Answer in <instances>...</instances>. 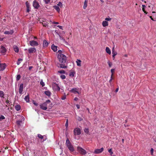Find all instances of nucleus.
<instances>
[{"label": "nucleus", "instance_id": "nucleus-1", "mask_svg": "<svg viewBox=\"0 0 156 156\" xmlns=\"http://www.w3.org/2000/svg\"><path fill=\"white\" fill-rule=\"evenodd\" d=\"M48 104H49L50 105H52V103L51 102V101L49 100H48L45 102L40 105V108L44 110H46L47 108V106Z\"/></svg>", "mask_w": 156, "mask_h": 156}, {"label": "nucleus", "instance_id": "nucleus-2", "mask_svg": "<svg viewBox=\"0 0 156 156\" xmlns=\"http://www.w3.org/2000/svg\"><path fill=\"white\" fill-rule=\"evenodd\" d=\"M58 58L60 62L65 63L66 62L67 58L63 54H60L58 55Z\"/></svg>", "mask_w": 156, "mask_h": 156}, {"label": "nucleus", "instance_id": "nucleus-3", "mask_svg": "<svg viewBox=\"0 0 156 156\" xmlns=\"http://www.w3.org/2000/svg\"><path fill=\"white\" fill-rule=\"evenodd\" d=\"M77 150L82 155H85L87 153L86 151L84 149L79 147H78Z\"/></svg>", "mask_w": 156, "mask_h": 156}, {"label": "nucleus", "instance_id": "nucleus-4", "mask_svg": "<svg viewBox=\"0 0 156 156\" xmlns=\"http://www.w3.org/2000/svg\"><path fill=\"white\" fill-rule=\"evenodd\" d=\"M73 133L75 135H78L81 133V130L79 128H76L74 129Z\"/></svg>", "mask_w": 156, "mask_h": 156}, {"label": "nucleus", "instance_id": "nucleus-5", "mask_svg": "<svg viewBox=\"0 0 156 156\" xmlns=\"http://www.w3.org/2000/svg\"><path fill=\"white\" fill-rule=\"evenodd\" d=\"M30 44L32 46H35L38 45V43L34 41H30Z\"/></svg>", "mask_w": 156, "mask_h": 156}, {"label": "nucleus", "instance_id": "nucleus-6", "mask_svg": "<svg viewBox=\"0 0 156 156\" xmlns=\"http://www.w3.org/2000/svg\"><path fill=\"white\" fill-rule=\"evenodd\" d=\"M53 89L55 91H59L60 88L58 86V85L56 83H54L52 85Z\"/></svg>", "mask_w": 156, "mask_h": 156}, {"label": "nucleus", "instance_id": "nucleus-7", "mask_svg": "<svg viewBox=\"0 0 156 156\" xmlns=\"http://www.w3.org/2000/svg\"><path fill=\"white\" fill-rule=\"evenodd\" d=\"M33 6L35 8L37 9L40 7V5L38 2L34 0L33 2Z\"/></svg>", "mask_w": 156, "mask_h": 156}, {"label": "nucleus", "instance_id": "nucleus-8", "mask_svg": "<svg viewBox=\"0 0 156 156\" xmlns=\"http://www.w3.org/2000/svg\"><path fill=\"white\" fill-rule=\"evenodd\" d=\"M6 64L5 63H0V71H3L6 68Z\"/></svg>", "mask_w": 156, "mask_h": 156}, {"label": "nucleus", "instance_id": "nucleus-9", "mask_svg": "<svg viewBox=\"0 0 156 156\" xmlns=\"http://www.w3.org/2000/svg\"><path fill=\"white\" fill-rule=\"evenodd\" d=\"M104 150L103 147L101 148L100 149H96L95 150L94 153L95 154H99L101 153Z\"/></svg>", "mask_w": 156, "mask_h": 156}, {"label": "nucleus", "instance_id": "nucleus-10", "mask_svg": "<svg viewBox=\"0 0 156 156\" xmlns=\"http://www.w3.org/2000/svg\"><path fill=\"white\" fill-rule=\"evenodd\" d=\"M36 49L34 48H31L28 49V51L29 53H31L36 52Z\"/></svg>", "mask_w": 156, "mask_h": 156}, {"label": "nucleus", "instance_id": "nucleus-11", "mask_svg": "<svg viewBox=\"0 0 156 156\" xmlns=\"http://www.w3.org/2000/svg\"><path fill=\"white\" fill-rule=\"evenodd\" d=\"M23 83L20 84L19 89V92L20 94H22L23 93Z\"/></svg>", "mask_w": 156, "mask_h": 156}, {"label": "nucleus", "instance_id": "nucleus-12", "mask_svg": "<svg viewBox=\"0 0 156 156\" xmlns=\"http://www.w3.org/2000/svg\"><path fill=\"white\" fill-rule=\"evenodd\" d=\"M26 4L27 7V12H29L30 10V4L28 2H26Z\"/></svg>", "mask_w": 156, "mask_h": 156}, {"label": "nucleus", "instance_id": "nucleus-13", "mask_svg": "<svg viewBox=\"0 0 156 156\" xmlns=\"http://www.w3.org/2000/svg\"><path fill=\"white\" fill-rule=\"evenodd\" d=\"M6 51V49L4 46H2L0 49V52L2 53H5Z\"/></svg>", "mask_w": 156, "mask_h": 156}, {"label": "nucleus", "instance_id": "nucleus-14", "mask_svg": "<svg viewBox=\"0 0 156 156\" xmlns=\"http://www.w3.org/2000/svg\"><path fill=\"white\" fill-rule=\"evenodd\" d=\"M67 146L70 151L72 152L74 151V148L71 144Z\"/></svg>", "mask_w": 156, "mask_h": 156}, {"label": "nucleus", "instance_id": "nucleus-15", "mask_svg": "<svg viewBox=\"0 0 156 156\" xmlns=\"http://www.w3.org/2000/svg\"><path fill=\"white\" fill-rule=\"evenodd\" d=\"M14 33L13 30H11L10 31H5L4 34H12Z\"/></svg>", "mask_w": 156, "mask_h": 156}, {"label": "nucleus", "instance_id": "nucleus-16", "mask_svg": "<svg viewBox=\"0 0 156 156\" xmlns=\"http://www.w3.org/2000/svg\"><path fill=\"white\" fill-rule=\"evenodd\" d=\"M51 49L54 51L55 52L57 50V47L53 44L51 46Z\"/></svg>", "mask_w": 156, "mask_h": 156}, {"label": "nucleus", "instance_id": "nucleus-17", "mask_svg": "<svg viewBox=\"0 0 156 156\" xmlns=\"http://www.w3.org/2000/svg\"><path fill=\"white\" fill-rule=\"evenodd\" d=\"M112 57L113 58V59H114L115 56L117 54V52L115 51L114 48H113L112 49Z\"/></svg>", "mask_w": 156, "mask_h": 156}, {"label": "nucleus", "instance_id": "nucleus-18", "mask_svg": "<svg viewBox=\"0 0 156 156\" xmlns=\"http://www.w3.org/2000/svg\"><path fill=\"white\" fill-rule=\"evenodd\" d=\"M102 25L103 27H105L108 25V22L106 21H104L102 22Z\"/></svg>", "mask_w": 156, "mask_h": 156}, {"label": "nucleus", "instance_id": "nucleus-19", "mask_svg": "<svg viewBox=\"0 0 156 156\" xmlns=\"http://www.w3.org/2000/svg\"><path fill=\"white\" fill-rule=\"evenodd\" d=\"M44 94H45L47 96L50 97L51 94V92L49 90H47L45 91H44Z\"/></svg>", "mask_w": 156, "mask_h": 156}, {"label": "nucleus", "instance_id": "nucleus-20", "mask_svg": "<svg viewBox=\"0 0 156 156\" xmlns=\"http://www.w3.org/2000/svg\"><path fill=\"white\" fill-rule=\"evenodd\" d=\"M14 50L15 51L16 53H18L19 51V49L18 47L16 46H13Z\"/></svg>", "mask_w": 156, "mask_h": 156}, {"label": "nucleus", "instance_id": "nucleus-21", "mask_svg": "<svg viewBox=\"0 0 156 156\" xmlns=\"http://www.w3.org/2000/svg\"><path fill=\"white\" fill-rule=\"evenodd\" d=\"M88 3V0H85L84 2V4L83 6V8L84 9H85L87 6V4Z\"/></svg>", "mask_w": 156, "mask_h": 156}, {"label": "nucleus", "instance_id": "nucleus-22", "mask_svg": "<svg viewBox=\"0 0 156 156\" xmlns=\"http://www.w3.org/2000/svg\"><path fill=\"white\" fill-rule=\"evenodd\" d=\"M76 90V88H73L71 90V92L75 94H76V93L79 94V92L77 91Z\"/></svg>", "mask_w": 156, "mask_h": 156}, {"label": "nucleus", "instance_id": "nucleus-23", "mask_svg": "<svg viewBox=\"0 0 156 156\" xmlns=\"http://www.w3.org/2000/svg\"><path fill=\"white\" fill-rule=\"evenodd\" d=\"M53 8L55 9L58 12H59L60 10L59 7L57 5H55L53 6Z\"/></svg>", "mask_w": 156, "mask_h": 156}, {"label": "nucleus", "instance_id": "nucleus-24", "mask_svg": "<svg viewBox=\"0 0 156 156\" xmlns=\"http://www.w3.org/2000/svg\"><path fill=\"white\" fill-rule=\"evenodd\" d=\"M48 45V42L44 40L43 41V46L44 47H47Z\"/></svg>", "mask_w": 156, "mask_h": 156}, {"label": "nucleus", "instance_id": "nucleus-25", "mask_svg": "<svg viewBox=\"0 0 156 156\" xmlns=\"http://www.w3.org/2000/svg\"><path fill=\"white\" fill-rule=\"evenodd\" d=\"M59 67L62 68H67V66H66L64 63L60 64H59Z\"/></svg>", "mask_w": 156, "mask_h": 156}, {"label": "nucleus", "instance_id": "nucleus-26", "mask_svg": "<svg viewBox=\"0 0 156 156\" xmlns=\"http://www.w3.org/2000/svg\"><path fill=\"white\" fill-rule=\"evenodd\" d=\"M106 52L109 55L111 54V51L109 48L108 47H106Z\"/></svg>", "mask_w": 156, "mask_h": 156}, {"label": "nucleus", "instance_id": "nucleus-27", "mask_svg": "<svg viewBox=\"0 0 156 156\" xmlns=\"http://www.w3.org/2000/svg\"><path fill=\"white\" fill-rule=\"evenodd\" d=\"M20 106L19 105H16L15 106V109L17 111H19L20 109Z\"/></svg>", "mask_w": 156, "mask_h": 156}, {"label": "nucleus", "instance_id": "nucleus-28", "mask_svg": "<svg viewBox=\"0 0 156 156\" xmlns=\"http://www.w3.org/2000/svg\"><path fill=\"white\" fill-rule=\"evenodd\" d=\"M84 132L87 134L90 135V133L89 132V129L88 128H85L84 130Z\"/></svg>", "mask_w": 156, "mask_h": 156}, {"label": "nucleus", "instance_id": "nucleus-29", "mask_svg": "<svg viewBox=\"0 0 156 156\" xmlns=\"http://www.w3.org/2000/svg\"><path fill=\"white\" fill-rule=\"evenodd\" d=\"M76 73L75 72L72 71L69 74V76L71 77H73L74 76V75Z\"/></svg>", "mask_w": 156, "mask_h": 156}, {"label": "nucleus", "instance_id": "nucleus-30", "mask_svg": "<svg viewBox=\"0 0 156 156\" xmlns=\"http://www.w3.org/2000/svg\"><path fill=\"white\" fill-rule=\"evenodd\" d=\"M81 62V61L80 60L77 59V60L76 62L77 63V66H80Z\"/></svg>", "mask_w": 156, "mask_h": 156}, {"label": "nucleus", "instance_id": "nucleus-31", "mask_svg": "<svg viewBox=\"0 0 156 156\" xmlns=\"http://www.w3.org/2000/svg\"><path fill=\"white\" fill-rule=\"evenodd\" d=\"M5 94L3 91L0 90V97L1 98H4Z\"/></svg>", "mask_w": 156, "mask_h": 156}, {"label": "nucleus", "instance_id": "nucleus-32", "mask_svg": "<svg viewBox=\"0 0 156 156\" xmlns=\"http://www.w3.org/2000/svg\"><path fill=\"white\" fill-rule=\"evenodd\" d=\"M24 99L27 102H29V97L28 95L25 96Z\"/></svg>", "mask_w": 156, "mask_h": 156}, {"label": "nucleus", "instance_id": "nucleus-33", "mask_svg": "<svg viewBox=\"0 0 156 156\" xmlns=\"http://www.w3.org/2000/svg\"><path fill=\"white\" fill-rule=\"evenodd\" d=\"M66 144L67 146L71 144L69 140L68 139H67L66 140Z\"/></svg>", "mask_w": 156, "mask_h": 156}, {"label": "nucleus", "instance_id": "nucleus-34", "mask_svg": "<svg viewBox=\"0 0 156 156\" xmlns=\"http://www.w3.org/2000/svg\"><path fill=\"white\" fill-rule=\"evenodd\" d=\"M23 59H22V58H19L18 59V61L17 62V64L18 65H19L20 64V61H23Z\"/></svg>", "mask_w": 156, "mask_h": 156}, {"label": "nucleus", "instance_id": "nucleus-35", "mask_svg": "<svg viewBox=\"0 0 156 156\" xmlns=\"http://www.w3.org/2000/svg\"><path fill=\"white\" fill-rule=\"evenodd\" d=\"M38 137L41 139H43L44 138V136H42L40 134H38L37 135Z\"/></svg>", "mask_w": 156, "mask_h": 156}, {"label": "nucleus", "instance_id": "nucleus-36", "mask_svg": "<svg viewBox=\"0 0 156 156\" xmlns=\"http://www.w3.org/2000/svg\"><path fill=\"white\" fill-rule=\"evenodd\" d=\"M57 6L62 8V4L61 2H59L57 4Z\"/></svg>", "mask_w": 156, "mask_h": 156}, {"label": "nucleus", "instance_id": "nucleus-37", "mask_svg": "<svg viewBox=\"0 0 156 156\" xmlns=\"http://www.w3.org/2000/svg\"><path fill=\"white\" fill-rule=\"evenodd\" d=\"M43 1L46 4H48L50 2V0H43Z\"/></svg>", "mask_w": 156, "mask_h": 156}, {"label": "nucleus", "instance_id": "nucleus-38", "mask_svg": "<svg viewBox=\"0 0 156 156\" xmlns=\"http://www.w3.org/2000/svg\"><path fill=\"white\" fill-rule=\"evenodd\" d=\"M40 84L42 85V87H44L45 85L43 81L42 80L41 81Z\"/></svg>", "mask_w": 156, "mask_h": 156}, {"label": "nucleus", "instance_id": "nucleus-39", "mask_svg": "<svg viewBox=\"0 0 156 156\" xmlns=\"http://www.w3.org/2000/svg\"><path fill=\"white\" fill-rule=\"evenodd\" d=\"M66 95L65 94L64 95L62 96V97L61 98V99L62 100H64L66 99Z\"/></svg>", "mask_w": 156, "mask_h": 156}, {"label": "nucleus", "instance_id": "nucleus-40", "mask_svg": "<svg viewBox=\"0 0 156 156\" xmlns=\"http://www.w3.org/2000/svg\"><path fill=\"white\" fill-rule=\"evenodd\" d=\"M22 121L20 120H18L16 121V123L18 126H20V123Z\"/></svg>", "mask_w": 156, "mask_h": 156}, {"label": "nucleus", "instance_id": "nucleus-41", "mask_svg": "<svg viewBox=\"0 0 156 156\" xmlns=\"http://www.w3.org/2000/svg\"><path fill=\"white\" fill-rule=\"evenodd\" d=\"M108 151L110 153V154L111 155H112L113 154V152L112 151V148L109 149L108 150Z\"/></svg>", "mask_w": 156, "mask_h": 156}, {"label": "nucleus", "instance_id": "nucleus-42", "mask_svg": "<svg viewBox=\"0 0 156 156\" xmlns=\"http://www.w3.org/2000/svg\"><path fill=\"white\" fill-rule=\"evenodd\" d=\"M5 119V117L2 115H1L0 116V121H1L2 120L4 119Z\"/></svg>", "mask_w": 156, "mask_h": 156}, {"label": "nucleus", "instance_id": "nucleus-43", "mask_svg": "<svg viewBox=\"0 0 156 156\" xmlns=\"http://www.w3.org/2000/svg\"><path fill=\"white\" fill-rule=\"evenodd\" d=\"M108 63L109 65V67H111L112 65V63L111 62H110V61H108Z\"/></svg>", "mask_w": 156, "mask_h": 156}, {"label": "nucleus", "instance_id": "nucleus-44", "mask_svg": "<svg viewBox=\"0 0 156 156\" xmlns=\"http://www.w3.org/2000/svg\"><path fill=\"white\" fill-rule=\"evenodd\" d=\"M58 73H65V72L64 70H60L58 71Z\"/></svg>", "mask_w": 156, "mask_h": 156}, {"label": "nucleus", "instance_id": "nucleus-45", "mask_svg": "<svg viewBox=\"0 0 156 156\" xmlns=\"http://www.w3.org/2000/svg\"><path fill=\"white\" fill-rule=\"evenodd\" d=\"M20 77H21V76L20 75H18L16 77L17 80H19L20 79Z\"/></svg>", "mask_w": 156, "mask_h": 156}, {"label": "nucleus", "instance_id": "nucleus-46", "mask_svg": "<svg viewBox=\"0 0 156 156\" xmlns=\"http://www.w3.org/2000/svg\"><path fill=\"white\" fill-rule=\"evenodd\" d=\"M61 78L62 79H64L66 78V76L65 75H62L60 76Z\"/></svg>", "mask_w": 156, "mask_h": 156}, {"label": "nucleus", "instance_id": "nucleus-47", "mask_svg": "<svg viewBox=\"0 0 156 156\" xmlns=\"http://www.w3.org/2000/svg\"><path fill=\"white\" fill-rule=\"evenodd\" d=\"M111 72L112 73L111 76H113L114 73L115 72V69H112L111 70Z\"/></svg>", "mask_w": 156, "mask_h": 156}, {"label": "nucleus", "instance_id": "nucleus-48", "mask_svg": "<svg viewBox=\"0 0 156 156\" xmlns=\"http://www.w3.org/2000/svg\"><path fill=\"white\" fill-rule=\"evenodd\" d=\"M112 19L110 17H108V18H106L105 19V21H111V20Z\"/></svg>", "mask_w": 156, "mask_h": 156}, {"label": "nucleus", "instance_id": "nucleus-49", "mask_svg": "<svg viewBox=\"0 0 156 156\" xmlns=\"http://www.w3.org/2000/svg\"><path fill=\"white\" fill-rule=\"evenodd\" d=\"M58 55H59L60 54H63L62 51L61 50H58Z\"/></svg>", "mask_w": 156, "mask_h": 156}, {"label": "nucleus", "instance_id": "nucleus-50", "mask_svg": "<svg viewBox=\"0 0 156 156\" xmlns=\"http://www.w3.org/2000/svg\"><path fill=\"white\" fill-rule=\"evenodd\" d=\"M42 24L44 27H46L47 26H48L47 24L46 23H42Z\"/></svg>", "mask_w": 156, "mask_h": 156}, {"label": "nucleus", "instance_id": "nucleus-51", "mask_svg": "<svg viewBox=\"0 0 156 156\" xmlns=\"http://www.w3.org/2000/svg\"><path fill=\"white\" fill-rule=\"evenodd\" d=\"M6 103L7 104V105H10V103L9 102V101L8 100H7L6 101Z\"/></svg>", "mask_w": 156, "mask_h": 156}, {"label": "nucleus", "instance_id": "nucleus-52", "mask_svg": "<svg viewBox=\"0 0 156 156\" xmlns=\"http://www.w3.org/2000/svg\"><path fill=\"white\" fill-rule=\"evenodd\" d=\"M33 103L34 105L36 106H37L38 105V104L37 103H36L34 101H33Z\"/></svg>", "mask_w": 156, "mask_h": 156}, {"label": "nucleus", "instance_id": "nucleus-53", "mask_svg": "<svg viewBox=\"0 0 156 156\" xmlns=\"http://www.w3.org/2000/svg\"><path fill=\"white\" fill-rule=\"evenodd\" d=\"M153 151H154V149H153V148H151V154L152 155H153Z\"/></svg>", "mask_w": 156, "mask_h": 156}, {"label": "nucleus", "instance_id": "nucleus-54", "mask_svg": "<svg viewBox=\"0 0 156 156\" xmlns=\"http://www.w3.org/2000/svg\"><path fill=\"white\" fill-rule=\"evenodd\" d=\"M142 9L143 11L144 12V13H146V14H147V12L145 11V9L144 8H143Z\"/></svg>", "mask_w": 156, "mask_h": 156}, {"label": "nucleus", "instance_id": "nucleus-55", "mask_svg": "<svg viewBox=\"0 0 156 156\" xmlns=\"http://www.w3.org/2000/svg\"><path fill=\"white\" fill-rule=\"evenodd\" d=\"M68 126V119H67L66 123L65 124V126H66V127H67Z\"/></svg>", "mask_w": 156, "mask_h": 156}, {"label": "nucleus", "instance_id": "nucleus-56", "mask_svg": "<svg viewBox=\"0 0 156 156\" xmlns=\"http://www.w3.org/2000/svg\"><path fill=\"white\" fill-rule=\"evenodd\" d=\"M57 27H58L60 29H62V26L58 25L57 26Z\"/></svg>", "mask_w": 156, "mask_h": 156}, {"label": "nucleus", "instance_id": "nucleus-57", "mask_svg": "<svg viewBox=\"0 0 156 156\" xmlns=\"http://www.w3.org/2000/svg\"><path fill=\"white\" fill-rule=\"evenodd\" d=\"M151 5H152L151 3H149L148 4V6L149 8H150Z\"/></svg>", "mask_w": 156, "mask_h": 156}, {"label": "nucleus", "instance_id": "nucleus-58", "mask_svg": "<svg viewBox=\"0 0 156 156\" xmlns=\"http://www.w3.org/2000/svg\"><path fill=\"white\" fill-rule=\"evenodd\" d=\"M112 76H111V79H110V80L109 81V82L110 83H111V82L112 80Z\"/></svg>", "mask_w": 156, "mask_h": 156}, {"label": "nucleus", "instance_id": "nucleus-59", "mask_svg": "<svg viewBox=\"0 0 156 156\" xmlns=\"http://www.w3.org/2000/svg\"><path fill=\"white\" fill-rule=\"evenodd\" d=\"M32 68H33V67L32 66H30L29 67V69L30 70Z\"/></svg>", "mask_w": 156, "mask_h": 156}, {"label": "nucleus", "instance_id": "nucleus-60", "mask_svg": "<svg viewBox=\"0 0 156 156\" xmlns=\"http://www.w3.org/2000/svg\"><path fill=\"white\" fill-rule=\"evenodd\" d=\"M78 99V98L77 97H76L74 98V100L75 101H77Z\"/></svg>", "mask_w": 156, "mask_h": 156}, {"label": "nucleus", "instance_id": "nucleus-61", "mask_svg": "<svg viewBox=\"0 0 156 156\" xmlns=\"http://www.w3.org/2000/svg\"><path fill=\"white\" fill-rule=\"evenodd\" d=\"M53 23L55 24H58L59 23L58 22H54Z\"/></svg>", "mask_w": 156, "mask_h": 156}, {"label": "nucleus", "instance_id": "nucleus-62", "mask_svg": "<svg viewBox=\"0 0 156 156\" xmlns=\"http://www.w3.org/2000/svg\"><path fill=\"white\" fill-rule=\"evenodd\" d=\"M40 22V23H41L42 24V23H43V22H44L42 20H39Z\"/></svg>", "mask_w": 156, "mask_h": 156}, {"label": "nucleus", "instance_id": "nucleus-63", "mask_svg": "<svg viewBox=\"0 0 156 156\" xmlns=\"http://www.w3.org/2000/svg\"><path fill=\"white\" fill-rule=\"evenodd\" d=\"M76 106L77 107V108L79 109L80 108V106L78 105H76Z\"/></svg>", "mask_w": 156, "mask_h": 156}, {"label": "nucleus", "instance_id": "nucleus-64", "mask_svg": "<svg viewBox=\"0 0 156 156\" xmlns=\"http://www.w3.org/2000/svg\"><path fill=\"white\" fill-rule=\"evenodd\" d=\"M150 18L151 19V20H153V21H154V19L152 18V16H150Z\"/></svg>", "mask_w": 156, "mask_h": 156}]
</instances>
